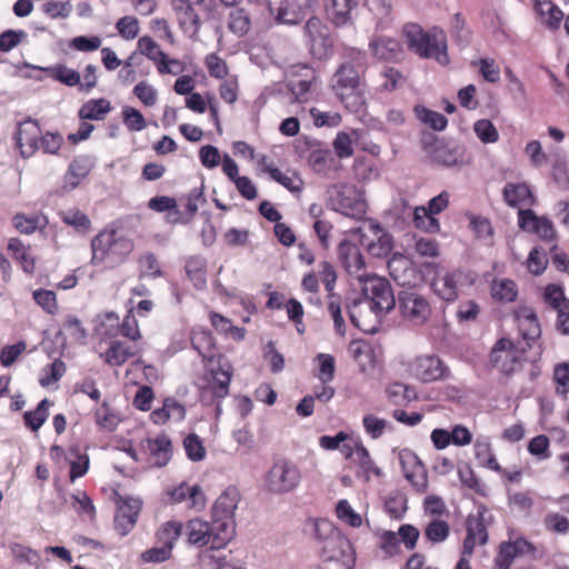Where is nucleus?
<instances>
[{
    "mask_svg": "<svg viewBox=\"0 0 569 569\" xmlns=\"http://www.w3.org/2000/svg\"><path fill=\"white\" fill-rule=\"evenodd\" d=\"M345 61L332 76L331 89L345 108L359 112L366 101L361 91V78L367 69V54L356 48H348Z\"/></svg>",
    "mask_w": 569,
    "mask_h": 569,
    "instance_id": "1",
    "label": "nucleus"
},
{
    "mask_svg": "<svg viewBox=\"0 0 569 569\" xmlns=\"http://www.w3.org/2000/svg\"><path fill=\"white\" fill-rule=\"evenodd\" d=\"M362 292L366 297L362 301H353L348 307V315L351 323L361 331H371L370 321L367 319L371 313L376 317L390 311L396 299L389 281L376 274H368L362 281Z\"/></svg>",
    "mask_w": 569,
    "mask_h": 569,
    "instance_id": "2",
    "label": "nucleus"
},
{
    "mask_svg": "<svg viewBox=\"0 0 569 569\" xmlns=\"http://www.w3.org/2000/svg\"><path fill=\"white\" fill-rule=\"evenodd\" d=\"M90 247L92 266L113 269L127 260L134 243L117 229L107 227L92 238Z\"/></svg>",
    "mask_w": 569,
    "mask_h": 569,
    "instance_id": "3",
    "label": "nucleus"
},
{
    "mask_svg": "<svg viewBox=\"0 0 569 569\" xmlns=\"http://www.w3.org/2000/svg\"><path fill=\"white\" fill-rule=\"evenodd\" d=\"M409 49L421 58H432L442 66L449 63L447 36L441 29H432L425 32L422 28L416 23L406 24L403 28Z\"/></svg>",
    "mask_w": 569,
    "mask_h": 569,
    "instance_id": "4",
    "label": "nucleus"
},
{
    "mask_svg": "<svg viewBox=\"0 0 569 569\" xmlns=\"http://www.w3.org/2000/svg\"><path fill=\"white\" fill-rule=\"evenodd\" d=\"M232 376V365L221 355L204 362V370L198 385L200 397L206 399L209 396L210 401L224 399L229 395Z\"/></svg>",
    "mask_w": 569,
    "mask_h": 569,
    "instance_id": "5",
    "label": "nucleus"
},
{
    "mask_svg": "<svg viewBox=\"0 0 569 569\" xmlns=\"http://www.w3.org/2000/svg\"><path fill=\"white\" fill-rule=\"evenodd\" d=\"M187 542L191 546H210L211 550L224 548L231 539L230 525H216L200 518H192L183 526Z\"/></svg>",
    "mask_w": 569,
    "mask_h": 569,
    "instance_id": "6",
    "label": "nucleus"
},
{
    "mask_svg": "<svg viewBox=\"0 0 569 569\" xmlns=\"http://www.w3.org/2000/svg\"><path fill=\"white\" fill-rule=\"evenodd\" d=\"M527 348L522 342L508 337L499 338L489 355L490 365L505 376L520 370L526 361Z\"/></svg>",
    "mask_w": 569,
    "mask_h": 569,
    "instance_id": "7",
    "label": "nucleus"
},
{
    "mask_svg": "<svg viewBox=\"0 0 569 569\" xmlns=\"http://www.w3.org/2000/svg\"><path fill=\"white\" fill-rule=\"evenodd\" d=\"M492 522V516L485 505L477 507V512L466 519L467 535L462 543L463 556H472L477 546H483L488 541V526Z\"/></svg>",
    "mask_w": 569,
    "mask_h": 569,
    "instance_id": "8",
    "label": "nucleus"
},
{
    "mask_svg": "<svg viewBox=\"0 0 569 569\" xmlns=\"http://www.w3.org/2000/svg\"><path fill=\"white\" fill-rule=\"evenodd\" d=\"M398 308L403 320L412 326H422L431 316L427 298L412 288L398 293Z\"/></svg>",
    "mask_w": 569,
    "mask_h": 569,
    "instance_id": "9",
    "label": "nucleus"
},
{
    "mask_svg": "<svg viewBox=\"0 0 569 569\" xmlns=\"http://www.w3.org/2000/svg\"><path fill=\"white\" fill-rule=\"evenodd\" d=\"M299 468L287 459L274 461L266 476L267 488L274 493H284L293 490L300 482Z\"/></svg>",
    "mask_w": 569,
    "mask_h": 569,
    "instance_id": "10",
    "label": "nucleus"
},
{
    "mask_svg": "<svg viewBox=\"0 0 569 569\" xmlns=\"http://www.w3.org/2000/svg\"><path fill=\"white\" fill-rule=\"evenodd\" d=\"M319 267L320 279L328 291V312L333 320L336 331L343 336L346 332V323L341 313V298L332 292L337 273L332 264L328 261H322Z\"/></svg>",
    "mask_w": 569,
    "mask_h": 569,
    "instance_id": "11",
    "label": "nucleus"
},
{
    "mask_svg": "<svg viewBox=\"0 0 569 569\" xmlns=\"http://www.w3.org/2000/svg\"><path fill=\"white\" fill-rule=\"evenodd\" d=\"M305 37L315 58L323 59L332 49L333 40L328 27L318 17H311L305 24Z\"/></svg>",
    "mask_w": 569,
    "mask_h": 569,
    "instance_id": "12",
    "label": "nucleus"
},
{
    "mask_svg": "<svg viewBox=\"0 0 569 569\" xmlns=\"http://www.w3.org/2000/svg\"><path fill=\"white\" fill-rule=\"evenodd\" d=\"M448 204L449 193L447 191H442L429 200L428 207H417L413 214L415 226L427 232L438 231L440 224L433 216L442 212Z\"/></svg>",
    "mask_w": 569,
    "mask_h": 569,
    "instance_id": "13",
    "label": "nucleus"
},
{
    "mask_svg": "<svg viewBox=\"0 0 569 569\" xmlns=\"http://www.w3.org/2000/svg\"><path fill=\"white\" fill-rule=\"evenodd\" d=\"M240 501V492L236 487H228L216 500L212 507V520L216 525H230L231 539L234 536V511Z\"/></svg>",
    "mask_w": 569,
    "mask_h": 569,
    "instance_id": "14",
    "label": "nucleus"
},
{
    "mask_svg": "<svg viewBox=\"0 0 569 569\" xmlns=\"http://www.w3.org/2000/svg\"><path fill=\"white\" fill-rule=\"evenodd\" d=\"M332 203L336 211L353 219H361L367 212V203L355 187H341Z\"/></svg>",
    "mask_w": 569,
    "mask_h": 569,
    "instance_id": "15",
    "label": "nucleus"
},
{
    "mask_svg": "<svg viewBox=\"0 0 569 569\" xmlns=\"http://www.w3.org/2000/svg\"><path fill=\"white\" fill-rule=\"evenodd\" d=\"M513 320L519 336L525 341L523 345L530 349L532 343L540 339L542 333L537 312L529 306H520L513 310Z\"/></svg>",
    "mask_w": 569,
    "mask_h": 569,
    "instance_id": "16",
    "label": "nucleus"
},
{
    "mask_svg": "<svg viewBox=\"0 0 569 569\" xmlns=\"http://www.w3.org/2000/svg\"><path fill=\"white\" fill-rule=\"evenodd\" d=\"M409 371L412 376L422 382H432L443 379L448 376L449 369L436 356L417 357L409 365Z\"/></svg>",
    "mask_w": 569,
    "mask_h": 569,
    "instance_id": "17",
    "label": "nucleus"
},
{
    "mask_svg": "<svg viewBox=\"0 0 569 569\" xmlns=\"http://www.w3.org/2000/svg\"><path fill=\"white\" fill-rule=\"evenodd\" d=\"M320 557L323 561L342 562L345 566L355 562L352 545L341 532L335 537L331 536L328 541L320 546Z\"/></svg>",
    "mask_w": 569,
    "mask_h": 569,
    "instance_id": "18",
    "label": "nucleus"
},
{
    "mask_svg": "<svg viewBox=\"0 0 569 569\" xmlns=\"http://www.w3.org/2000/svg\"><path fill=\"white\" fill-rule=\"evenodd\" d=\"M338 253L343 268L350 276L362 281L369 274L367 273L363 254L357 244L343 240L339 244Z\"/></svg>",
    "mask_w": 569,
    "mask_h": 569,
    "instance_id": "19",
    "label": "nucleus"
},
{
    "mask_svg": "<svg viewBox=\"0 0 569 569\" xmlns=\"http://www.w3.org/2000/svg\"><path fill=\"white\" fill-rule=\"evenodd\" d=\"M518 226L526 231L535 232L545 241L556 239V230L550 219L538 217L531 209L518 210Z\"/></svg>",
    "mask_w": 569,
    "mask_h": 569,
    "instance_id": "20",
    "label": "nucleus"
},
{
    "mask_svg": "<svg viewBox=\"0 0 569 569\" xmlns=\"http://www.w3.org/2000/svg\"><path fill=\"white\" fill-rule=\"evenodd\" d=\"M168 495L172 503L187 501L188 508L197 511L203 510L207 505L206 496L199 485L190 486L187 482H181L169 489Z\"/></svg>",
    "mask_w": 569,
    "mask_h": 569,
    "instance_id": "21",
    "label": "nucleus"
},
{
    "mask_svg": "<svg viewBox=\"0 0 569 569\" xmlns=\"http://www.w3.org/2000/svg\"><path fill=\"white\" fill-rule=\"evenodd\" d=\"M502 198L507 206L527 210L535 206L536 197L526 182H508L502 189Z\"/></svg>",
    "mask_w": 569,
    "mask_h": 569,
    "instance_id": "22",
    "label": "nucleus"
},
{
    "mask_svg": "<svg viewBox=\"0 0 569 569\" xmlns=\"http://www.w3.org/2000/svg\"><path fill=\"white\" fill-rule=\"evenodd\" d=\"M171 4L183 33L190 38L196 37L201 26L199 14L193 9L196 3L188 0H172Z\"/></svg>",
    "mask_w": 569,
    "mask_h": 569,
    "instance_id": "23",
    "label": "nucleus"
},
{
    "mask_svg": "<svg viewBox=\"0 0 569 569\" xmlns=\"http://www.w3.org/2000/svg\"><path fill=\"white\" fill-rule=\"evenodd\" d=\"M535 551V546L525 538L502 542L499 548L498 557L496 558V563L499 569H509L517 557Z\"/></svg>",
    "mask_w": 569,
    "mask_h": 569,
    "instance_id": "24",
    "label": "nucleus"
},
{
    "mask_svg": "<svg viewBox=\"0 0 569 569\" xmlns=\"http://www.w3.org/2000/svg\"><path fill=\"white\" fill-rule=\"evenodd\" d=\"M141 449L149 455L151 463L156 467L166 466L171 458V441L164 436H158L156 438H147L140 443Z\"/></svg>",
    "mask_w": 569,
    "mask_h": 569,
    "instance_id": "25",
    "label": "nucleus"
},
{
    "mask_svg": "<svg viewBox=\"0 0 569 569\" xmlns=\"http://www.w3.org/2000/svg\"><path fill=\"white\" fill-rule=\"evenodd\" d=\"M40 128L36 121L28 120L19 124L16 136L17 147L23 158H29L38 150Z\"/></svg>",
    "mask_w": 569,
    "mask_h": 569,
    "instance_id": "26",
    "label": "nucleus"
},
{
    "mask_svg": "<svg viewBox=\"0 0 569 569\" xmlns=\"http://www.w3.org/2000/svg\"><path fill=\"white\" fill-rule=\"evenodd\" d=\"M141 351L137 346L128 345L121 340L112 339L108 349L100 353V358L111 367H120L128 359L139 355Z\"/></svg>",
    "mask_w": 569,
    "mask_h": 569,
    "instance_id": "27",
    "label": "nucleus"
},
{
    "mask_svg": "<svg viewBox=\"0 0 569 569\" xmlns=\"http://www.w3.org/2000/svg\"><path fill=\"white\" fill-rule=\"evenodd\" d=\"M369 230L375 239L369 240L367 236H362V244L367 247L368 252L372 257H385L392 250V239L379 224H370Z\"/></svg>",
    "mask_w": 569,
    "mask_h": 569,
    "instance_id": "28",
    "label": "nucleus"
},
{
    "mask_svg": "<svg viewBox=\"0 0 569 569\" xmlns=\"http://www.w3.org/2000/svg\"><path fill=\"white\" fill-rule=\"evenodd\" d=\"M92 169V163L87 156L76 157L69 164L63 176V188L76 189L84 180Z\"/></svg>",
    "mask_w": 569,
    "mask_h": 569,
    "instance_id": "29",
    "label": "nucleus"
},
{
    "mask_svg": "<svg viewBox=\"0 0 569 569\" xmlns=\"http://www.w3.org/2000/svg\"><path fill=\"white\" fill-rule=\"evenodd\" d=\"M192 348L201 356L203 362L217 359L214 338L210 330L197 327L190 335Z\"/></svg>",
    "mask_w": 569,
    "mask_h": 569,
    "instance_id": "30",
    "label": "nucleus"
},
{
    "mask_svg": "<svg viewBox=\"0 0 569 569\" xmlns=\"http://www.w3.org/2000/svg\"><path fill=\"white\" fill-rule=\"evenodd\" d=\"M12 259L18 262L21 269L32 276L36 271L37 260L31 253V247L23 243L19 238H10L7 246Z\"/></svg>",
    "mask_w": 569,
    "mask_h": 569,
    "instance_id": "31",
    "label": "nucleus"
},
{
    "mask_svg": "<svg viewBox=\"0 0 569 569\" xmlns=\"http://www.w3.org/2000/svg\"><path fill=\"white\" fill-rule=\"evenodd\" d=\"M268 9L279 22L295 24L300 19V6L297 0H267Z\"/></svg>",
    "mask_w": 569,
    "mask_h": 569,
    "instance_id": "32",
    "label": "nucleus"
},
{
    "mask_svg": "<svg viewBox=\"0 0 569 569\" xmlns=\"http://www.w3.org/2000/svg\"><path fill=\"white\" fill-rule=\"evenodd\" d=\"M369 48L377 59L383 61L397 60L402 52L401 43L397 39L383 36L372 39Z\"/></svg>",
    "mask_w": 569,
    "mask_h": 569,
    "instance_id": "33",
    "label": "nucleus"
},
{
    "mask_svg": "<svg viewBox=\"0 0 569 569\" xmlns=\"http://www.w3.org/2000/svg\"><path fill=\"white\" fill-rule=\"evenodd\" d=\"M356 4L355 0H326L327 17L335 26H345L351 21V11Z\"/></svg>",
    "mask_w": 569,
    "mask_h": 569,
    "instance_id": "34",
    "label": "nucleus"
},
{
    "mask_svg": "<svg viewBox=\"0 0 569 569\" xmlns=\"http://www.w3.org/2000/svg\"><path fill=\"white\" fill-rule=\"evenodd\" d=\"M351 463L358 468L357 476L362 477L366 481H369L371 477L380 478L383 475L365 446L358 447V451Z\"/></svg>",
    "mask_w": 569,
    "mask_h": 569,
    "instance_id": "35",
    "label": "nucleus"
},
{
    "mask_svg": "<svg viewBox=\"0 0 569 569\" xmlns=\"http://www.w3.org/2000/svg\"><path fill=\"white\" fill-rule=\"evenodd\" d=\"M490 295L498 302L511 303L518 298V286L511 279L496 278L490 284Z\"/></svg>",
    "mask_w": 569,
    "mask_h": 569,
    "instance_id": "36",
    "label": "nucleus"
},
{
    "mask_svg": "<svg viewBox=\"0 0 569 569\" xmlns=\"http://www.w3.org/2000/svg\"><path fill=\"white\" fill-rule=\"evenodd\" d=\"M138 50L140 54L148 58L152 61L157 68L158 72L170 71L166 69L163 59L166 58V52L161 49V47L149 36H143L138 40Z\"/></svg>",
    "mask_w": 569,
    "mask_h": 569,
    "instance_id": "37",
    "label": "nucleus"
},
{
    "mask_svg": "<svg viewBox=\"0 0 569 569\" xmlns=\"http://www.w3.org/2000/svg\"><path fill=\"white\" fill-rule=\"evenodd\" d=\"M535 10L549 29H559L563 19V12L556 3L551 0H536Z\"/></svg>",
    "mask_w": 569,
    "mask_h": 569,
    "instance_id": "38",
    "label": "nucleus"
},
{
    "mask_svg": "<svg viewBox=\"0 0 569 569\" xmlns=\"http://www.w3.org/2000/svg\"><path fill=\"white\" fill-rule=\"evenodd\" d=\"M111 109L108 99H90L81 106L78 114L81 120H103Z\"/></svg>",
    "mask_w": 569,
    "mask_h": 569,
    "instance_id": "39",
    "label": "nucleus"
},
{
    "mask_svg": "<svg viewBox=\"0 0 569 569\" xmlns=\"http://www.w3.org/2000/svg\"><path fill=\"white\" fill-rule=\"evenodd\" d=\"M542 301L556 312L569 309V299L565 288L558 283H548L542 290Z\"/></svg>",
    "mask_w": 569,
    "mask_h": 569,
    "instance_id": "40",
    "label": "nucleus"
},
{
    "mask_svg": "<svg viewBox=\"0 0 569 569\" xmlns=\"http://www.w3.org/2000/svg\"><path fill=\"white\" fill-rule=\"evenodd\" d=\"M183 530V525L177 520H169L162 523L156 531V541L160 546H169L173 551L174 545L180 538Z\"/></svg>",
    "mask_w": 569,
    "mask_h": 569,
    "instance_id": "41",
    "label": "nucleus"
},
{
    "mask_svg": "<svg viewBox=\"0 0 569 569\" xmlns=\"http://www.w3.org/2000/svg\"><path fill=\"white\" fill-rule=\"evenodd\" d=\"M475 458L482 467H486L496 472L502 471L501 466L496 459L492 447L488 439L478 438L473 445Z\"/></svg>",
    "mask_w": 569,
    "mask_h": 569,
    "instance_id": "42",
    "label": "nucleus"
},
{
    "mask_svg": "<svg viewBox=\"0 0 569 569\" xmlns=\"http://www.w3.org/2000/svg\"><path fill=\"white\" fill-rule=\"evenodd\" d=\"M51 406L52 401L44 398L38 403L34 410L26 411L23 413L24 426L32 432H38V430L47 421L49 417V409Z\"/></svg>",
    "mask_w": 569,
    "mask_h": 569,
    "instance_id": "43",
    "label": "nucleus"
},
{
    "mask_svg": "<svg viewBox=\"0 0 569 569\" xmlns=\"http://www.w3.org/2000/svg\"><path fill=\"white\" fill-rule=\"evenodd\" d=\"M186 273L194 288L203 289L207 284V263L206 260L199 256L190 257L186 261Z\"/></svg>",
    "mask_w": 569,
    "mask_h": 569,
    "instance_id": "44",
    "label": "nucleus"
},
{
    "mask_svg": "<svg viewBox=\"0 0 569 569\" xmlns=\"http://www.w3.org/2000/svg\"><path fill=\"white\" fill-rule=\"evenodd\" d=\"M390 277L399 284L406 286L410 282L408 273H413L411 262L403 256H393L388 261Z\"/></svg>",
    "mask_w": 569,
    "mask_h": 569,
    "instance_id": "45",
    "label": "nucleus"
},
{
    "mask_svg": "<svg viewBox=\"0 0 569 569\" xmlns=\"http://www.w3.org/2000/svg\"><path fill=\"white\" fill-rule=\"evenodd\" d=\"M209 320L211 322V326L221 335L229 336L233 338L237 341H240L244 338L246 329L240 328L237 326H233L231 320L227 317L216 312L211 311L209 313Z\"/></svg>",
    "mask_w": 569,
    "mask_h": 569,
    "instance_id": "46",
    "label": "nucleus"
},
{
    "mask_svg": "<svg viewBox=\"0 0 569 569\" xmlns=\"http://www.w3.org/2000/svg\"><path fill=\"white\" fill-rule=\"evenodd\" d=\"M432 287L435 292L445 301H453L458 297L457 278L455 273L438 276Z\"/></svg>",
    "mask_w": 569,
    "mask_h": 569,
    "instance_id": "47",
    "label": "nucleus"
},
{
    "mask_svg": "<svg viewBox=\"0 0 569 569\" xmlns=\"http://www.w3.org/2000/svg\"><path fill=\"white\" fill-rule=\"evenodd\" d=\"M47 76L56 81H59L68 87H78L80 84V73L66 64L58 63L44 69Z\"/></svg>",
    "mask_w": 569,
    "mask_h": 569,
    "instance_id": "48",
    "label": "nucleus"
},
{
    "mask_svg": "<svg viewBox=\"0 0 569 569\" xmlns=\"http://www.w3.org/2000/svg\"><path fill=\"white\" fill-rule=\"evenodd\" d=\"M47 220L39 214L16 213L12 218L14 229L22 234H32L44 227Z\"/></svg>",
    "mask_w": 569,
    "mask_h": 569,
    "instance_id": "49",
    "label": "nucleus"
},
{
    "mask_svg": "<svg viewBox=\"0 0 569 569\" xmlns=\"http://www.w3.org/2000/svg\"><path fill=\"white\" fill-rule=\"evenodd\" d=\"M138 510L127 506L120 508L114 516V529L120 536H127L136 526L138 520Z\"/></svg>",
    "mask_w": 569,
    "mask_h": 569,
    "instance_id": "50",
    "label": "nucleus"
},
{
    "mask_svg": "<svg viewBox=\"0 0 569 569\" xmlns=\"http://www.w3.org/2000/svg\"><path fill=\"white\" fill-rule=\"evenodd\" d=\"M61 220L79 233H87L91 229V220L79 209H70L61 213Z\"/></svg>",
    "mask_w": 569,
    "mask_h": 569,
    "instance_id": "51",
    "label": "nucleus"
},
{
    "mask_svg": "<svg viewBox=\"0 0 569 569\" xmlns=\"http://www.w3.org/2000/svg\"><path fill=\"white\" fill-rule=\"evenodd\" d=\"M417 118L428 124L431 129L442 131L448 124V119L440 112L430 110L422 106L415 107Z\"/></svg>",
    "mask_w": 569,
    "mask_h": 569,
    "instance_id": "52",
    "label": "nucleus"
},
{
    "mask_svg": "<svg viewBox=\"0 0 569 569\" xmlns=\"http://www.w3.org/2000/svg\"><path fill=\"white\" fill-rule=\"evenodd\" d=\"M33 301L39 306L46 313L54 316L59 311L57 295L52 290L37 289L32 292Z\"/></svg>",
    "mask_w": 569,
    "mask_h": 569,
    "instance_id": "53",
    "label": "nucleus"
},
{
    "mask_svg": "<svg viewBox=\"0 0 569 569\" xmlns=\"http://www.w3.org/2000/svg\"><path fill=\"white\" fill-rule=\"evenodd\" d=\"M120 335L128 340L136 342L141 339L142 335L136 319L133 307L129 308L121 325L119 326Z\"/></svg>",
    "mask_w": 569,
    "mask_h": 569,
    "instance_id": "54",
    "label": "nucleus"
},
{
    "mask_svg": "<svg viewBox=\"0 0 569 569\" xmlns=\"http://www.w3.org/2000/svg\"><path fill=\"white\" fill-rule=\"evenodd\" d=\"M63 333L77 342H82L87 337L86 329L82 327L81 321L76 316L71 315L64 318L62 327L58 332L59 336Z\"/></svg>",
    "mask_w": 569,
    "mask_h": 569,
    "instance_id": "55",
    "label": "nucleus"
},
{
    "mask_svg": "<svg viewBox=\"0 0 569 569\" xmlns=\"http://www.w3.org/2000/svg\"><path fill=\"white\" fill-rule=\"evenodd\" d=\"M309 74L305 79L292 81L290 84V91L295 96L297 102H307L309 100V93L311 87L316 80L315 71L306 68Z\"/></svg>",
    "mask_w": 569,
    "mask_h": 569,
    "instance_id": "56",
    "label": "nucleus"
},
{
    "mask_svg": "<svg viewBox=\"0 0 569 569\" xmlns=\"http://www.w3.org/2000/svg\"><path fill=\"white\" fill-rule=\"evenodd\" d=\"M66 363L61 359H56L52 363L42 369L39 382L42 387H49L59 381L66 373Z\"/></svg>",
    "mask_w": 569,
    "mask_h": 569,
    "instance_id": "57",
    "label": "nucleus"
},
{
    "mask_svg": "<svg viewBox=\"0 0 569 569\" xmlns=\"http://www.w3.org/2000/svg\"><path fill=\"white\" fill-rule=\"evenodd\" d=\"M269 176L272 180L292 192H299L303 188V181L296 172L290 174L282 172L280 169H269Z\"/></svg>",
    "mask_w": 569,
    "mask_h": 569,
    "instance_id": "58",
    "label": "nucleus"
},
{
    "mask_svg": "<svg viewBox=\"0 0 569 569\" xmlns=\"http://www.w3.org/2000/svg\"><path fill=\"white\" fill-rule=\"evenodd\" d=\"M121 114L123 124L130 132L142 131L147 127L143 114L133 107H123Z\"/></svg>",
    "mask_w": 569,
    "mask_h": 569,
    "instance_id": "59",
    "label": "nucleus"
},
{
    "mask_svg": "<svg viewBox=\"0 0 569 569\" xmlns=\"http://www.w3.org/2000/svg\"><path fill=\"white\" fill-rule=\"evenodd\" d=\"M380 77L381 82L378 87L380 91L391 92L406 81V78L402 76V73L392 67L383 68Z\"/></svg>",
    "mask_w": 569,
    "mask_h": 569,
    "instance_id": "60",
    "label": "nucleus"
},
{
    "mask_svg": "<svg viewBox=\"0 0 569 569\" xmlns=\"http://www.w3.org/2000/svg\"><path fill=\"white\" fill-rule=\"evenodd\" d=\"M284 309L288 319L293 322L297 332L303 335L306 332V325L303 322L305 309L301 302L291 298L286 302Z\"/></svg>",
    "mask_w": 569,
    "mask_h": 569,
    "instance_id": "61",
    "label": "nucleus"
},
{
    "mask_svg": "<svg viewBox=\"0 0 569 569\" xmlns=\"http://www.w3.org/2000/svg\"><path fill=\"white\" fill-rule=\"evenodd\" d=\"M449 531L450 527L447 521L433 519L425 528V537L433 543H439L448 538Z\"/></svg>",
    "mask_w": 569,
    "mask_h": 569,
    "instance_id": "62",
    "label": "nucleus"
},
{
    "mask_svg": "<svg viewBox=\"0 0 569 569\" xmlns=\"http://www.w3.org/2000/svg\"><path fill=\"white\" fill-rule=\"evenodd\" d=\"M204 66L209 72L210 77H212L214 79L222 80L229 73V68H228L227 62L214 52L206 56Z\"/></svg>",
    "mask_w": 569,
    "mask_h": 569,
    "instance_id": "63",
    "label": "nucleus"
},
{
    "mask_svg": "<svg viewBox=\"0 0 569 569\" xmlns=\"http://www.w3.org/2000/svg\"><path fill=\"white\" fill-rule=\"evenodd\" d=\"M553 380L557 395L566 397L569 392V363L561 362L553 368Z\"/></svg>",
    "mask_w": 569,
    "mask_h": 569,
    "instance_id": "64",
    "label": "nucleus"
}]
</instances>
